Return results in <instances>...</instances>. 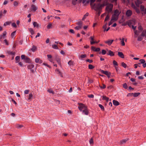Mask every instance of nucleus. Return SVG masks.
<instances>
[{
  "label": "nucleus",
  "instance_id": "33",
  "mask_svg": "<svg viewBox=\"0 0 146 146\" xmlns=\"http://www.w3.org/2000/svg\"><path fill=\"white\" fill-rule=\"evenodd\" d=\"M52 25L51 23H49L47 26V28L48 29L52 28Z\"/></svg>",
  "mask_w": 146,
  "mask_h": 146
},
{
  "label": "nucleus",
  "instance_id": "4",
  "mask_svg": "<svg viewBox=\"0 0 146 146\" xmlns=\"http://www.w3.org/2000/svg\"><path fill=\"white\" fill-rule=\"evenodd\" d=\"M78 108L80 111H82L87 108V106L82 103H78Z\"/></svg>",
  "mask_w": 146,
  "mask_h": 146
},
{
  "label": "nucleus",
  "instance_id": "54",
  "mask_svg": "<svg viewBox=\"0 0 146 146\" xmlns=\"http://www.w3.org/2000/svg\"><path fill=\"white\" fill-rule=\"evenodd\" d=\"M106 51L104 50H102V54L103 55H104L106 54Z\"/></svg>",
  "mask_w": 146,
  "mask_h": 146
},
{
  "label": "nucleus",
  "instance_id": "46",
  "mask_svg": "<svg viewBox=\"0 0 146 146\" xmlns=\"http://www.w3.org/2000/svg\"><path fill=\"white\" fill-rule=\"evenodd\" d=\"M109 18H110V16L108 15H107L106 16V17L105 19V21H104L105 22V21H106L108 20L109 19Z\"/></svg>",
  "mask_w": 146,
  "mask_h": 146
},
{
  "label": "nucleus",
  "instance_id": "41",
  "mask_svg": "<svg viewBox=\"0 0 146 146\" xmlns=\"http://www.w3.org/2000/svg\"><path fill=\"white\" fill-rule=\"evenodd\" d=\"M96 0H90V4L92 8H93V6L94 5H92V3L94 2Z\"/></svg>",
  "mask_w": 146,
  "mask_h": 146
},
{
  "label": "nucleus",
  "instance_id": "1",
  "mask_svg": "<svg viewBox=\"0 0 146 146\" xmlns=\"http://www.w3.org/2000/svg\"><path fill=\"white\" fill-rule=\"evenodd\" d=\"M135 3L136 6L134 3L132 2L131 3V7L135 9L137 13H140V11L139 8V5L142 3L141 1V0H136L135 1Z\"/></svg>",
  "mask_w": 146,
  "mask_h": 146
},
{
  "label": "nucleus",
  "instance_id": "22",
  "mask_svg": "<svg viewBox=\"0 0 146 146\" xmlns=\"http://www.w3.org/2000/svg\"><path fill=\"white\" fill-rule=\"evenodd\" d=\"M120 14V13L119 12V11L118 10L116 9L114 11V15H116L117 16H119Z\"/></svg>",
  "mask_w": 146,
  "mask_h": 146
},
{
  "label": "nucleus",
  "instance_id": "37",
  "mask_svg": "<svg viewBox=\"0 0 146 146\" xmlns=\"http://www.w3.org/2000/svg\"><path fill=\"white\" fill-rule=\"evenodd\" d=\"M124 38H123L121 41V43L122 46H124L125 45V43L124 42Z\"/></svg>",
  "mask_w": 146,
  "mask_h": 146
},
{
  "label": "nucleus",
  "instance_id": "23",
  "mask_svg": "<svg viewBox=\"0 0 146 146\" xmlns=\"http://www.w3.org/2000/svg\"><path fill=\"white\" fill-rule=\"evenodd\" d=\"M25 61L27 63H29L31 61V60L29 58L26 57L25 58Z\"/></svg>",
  "mask_w": 146,
  "mask_h": 146
},
{
  "label": "nucleus",
  "instance_id": "19",
  "mask_svg": "<svg viewBox=\"0 0 146 146\" xmlns=\"http://www.w3.org/2000/svg\"><path fill=\"white\" fill-rule=\"evenodd\" d=\"M113 104L115 106H117L119 104V102L115 100H113Z\"/></svg>",
  "mask_w": 146,
  "mask_h": 146
},
{
  "label": "nucleus",
  "instance_id": "44",
  "mask_svg": "<svg viewBox=\"0 0 146 146\" xmlns=\"http://www.w3.org/2000/svg\"><path fill=\"white\" fill-rule=\"evenodd\" d=\"M100 42V40L98 41H90V43L91 44H93L94 43H98Z\"/></svg>",
  "mask_w": 146,
  "mask_h": 146
},
{
  "label": "nucleus",
  "instance_id": "11",
  "mask_svg": "<svg viewBox=\"0 0 146 146\" xmlns=\"http://www.w3.org/2000/svg\"><path fill=\"white\" fill-rule=\"evenodd\" d=\"M82 111V113L85 115H88V114L89 112L87 108L85 110H83Z\"/></svg>",
  "mask_w": 146,
  "mask_h": 146
},
{
  "label": "nucleus",
  "instance_id": "16",
  "mask_svg": "<svg viewBox=\"0 0 146 146\" xmlns=\"http://www.w3.org/2000/svg\"><path fill=\"white\" fill-rule=\"evenodd\" d=\"M118 55L120 57L122 58H124V56L122 52H118Z\"/></svg>",
  "mask_w": 146,
  "mask_h": 146
},
{
  "label": "nucleus",
  "instance_id": "47",
  "mask_svg": "<svg viewBox=\"0 0 146 146\" xmlns=\"http://www.w3.org/2000/svg\"><path fill=\"white\" fill-rule=\"evenodd\" d=\"M121 65L124 68H125L127 67V65L123 62H122L121 63Z\"/></svg>",
  "mask_w": 146,
  "mask_h": 146
},
{
  "label": "nucleus",
  "instance_id": "51",
  "mask_svg": "<svg viewBox=\"0 0 146 146\" xmlns=\"http://www.w3.org/2000/svg\"><path fill=\"white\" fill-rule=\"evenodd\" d=\"M16 31H14V32H12L11 34V37L13 38V37L15 35V33H16Z\"/></svg>",
  "mask_w": 146,
  "mask_h": 146
},
{
  "label": "nucleus",
  "instance_id": "50",
  "mask_svg": "<svg viewBox=\"0 0 146 146\" xmlns=\"http://www.w3.org/2000/svg\"><path fill=\"white\" fill-rule=\"evenodd\" d=\"M123 87L125 89H127V86L126 83L124 84H123Z\"/></svg>",
  "mask_w": 146,
  "mask_h": 146
},
{
  "label": "nucleus",
  "instance_id": "59",
  "mask_svg": "<svg viewBox=\"0 0 146 146\" xmlns=\"http://www.w3.org/2000/svg\"><path fill=\"white\" fill-rule=\"evenodd\" d=\"M89 142L90 144H93V140L92 138H91L90 139L89 141Z\"/></svg>",
  "mask_w": 146,
  "mask_h": 146
},
{
  "label": "nucleus",
  "instance_id": "31",
  "mask_svg": "<svg viewBox=\"0 0 146 146\" xmlns=\"http://www.w3.org/2000/svg\"><path fill=\"white\" fill-rule=\"evenodd\" d=\"M68 64L70 66H73L74 65V62L71 60H70L68 62Z\"/></svg>",
  "mask_w": 146,
  "mask_h": 146
},
{
  "label": "nucleus",
  "instance_id": "57",
  "mask_svg": "<svg viewBox=\"0 0 146 146\" xmlns=\"http://www.w3.org/2000/svg\"><path fill=\"white\" fill-rule=\"evenodd\" d=\"M18 3L17 1H14V2L13 4L15 6H17L18 5Z\"/></svg>",
  "mask_w": 146,
  "mask_h": 146
},
{
  "label": "nucleus",
  "instance_id": "53",
  "mask_svg": "<svg viewBox=\"0 0 146 146\" xmlns=\"http://www.w3.org/2000/svg\"><path fill=\"white\" fill-rule=\"evenodd\" d=\"M139 94L140 93H135L134 94L133 96L135 97H136L138 96Z\"/></svg>",
  "mask_w": 146,
  "mask_h": 146
},
{
  "label": "nucleus",
  "instance_id": "25",
  "mask_svg": "<svg viewBox=\"0 0 146 146\" xmlns=\"http://www.w3.org/2000/svg\"><path fill=\"white\" fill-rule=\"evenodd\" d=\"M141 34L142 36H143V37H145L146 38V30H145L143 31Z\"/></svg>",
  "mask_w": 146,
  "mask_h": 146
},
{
  "label": "nucleus",
  "instance_id": "26",
  "mask_svg": "<svg viewBox=\"0 0 146 146\" xmlns=\"http://www.w3.org/2000/svg\"><path fill=\"white\" fill-rule=\"evenodd\" d=\"M20 59V56H16L15 58V59L16 60V63H17L19 62V60Z\"/></svg>",
  "mask_w": 146,
  "mask_h": 146
},
{
  "label": "nucleus",
  "instance_id": "32",
  "mask_svg": "<svg viewBox=\"0 0 146 146\" xmlns=\"http://www.w3.org/2000/svg\"><path fill=\"white\" fill-rule=\"evenodd\" d=\"M23 126L22 125L17 124L16 125V127L18 128H21Z\"/></svg>",
  "mask_w": 146,
  "mask_h": 146
},
{
  "label": "nucleus",
  "instance_id": "39",
  "mask_svg": "<svg viewBox=\"0 0 146 146\" xmlns=\"http://www.w3.org/2000/svg\"><path fill=\"white\" fill-rule=\"evenodd\" d=\"M86 56V55L85 54H82L80 56V57L82 59V58H85Z\"/></svg>",
  "mask_w": 146,
  "mask_h": 146
},
{
  "label": "nucleus",
  "instance_id": "40",
  "mask_svg": "<svg viewBox=\"0 0 146 146\" xmlns=\"http://www.w3.org/2000/svg\"><path fill=\"white\" fill-rule=\"evenodd\" d=\"M140 9L142 11H144L145 7L141 5L140 6Z\"/></svg>",
  "mask_w": 146,
  "mask_h": 146
},
{
  "label": "nucleus",
  "instance_id": "24",
  "mask_svg": "<svg viewBox=\"0 0 146 146\" xmlns=\"http://www.w3.org/2000/svg\"><path fill=\"white\" fill-rule=\"evenodd\" d=\"M139 61L140 62L138 63V64H143L145 62V60L143 59H141Z\"/></svg>",
  "mask_w": 146,
  "mask_h": 146
},
{
  "label": "nucleus",
  "instance_id": "14",
  "mask_svg": "<svg viewBox=\"0 0 146 146\" xmlns=\"http://www.w3.org/2000/svg\"><path fill=\"white\" fill-rule=\"evenodd\" d=\"M128 139H126L121 140L120 141V144L122 145L125 143L128 140Z\"/></svg>",
  "mask_w": 146,
  "mask_h": 146
},
{
  "label": "nucleus",
  "instance_id": "17",
  "mask_svg": "<svg viewBox=\"0 0 146 146\" xmlns=\"http://www.w3.org/2000/svg\"><path fill=\"white\" fill-rule=\"evenodd\" d=\"M82 23H83L81 21H80L76 23V24L78 26L82 28Z\"/></svg>",
  "mask_w": 146,
  "mask_h": 146
},
{
  "label": "nucleus",
  "instance_id": "8",
  "mask_svg": "<svg viewBox=\"0 0 146 146\" xmlns=\"http://www.w3.org/2000/svg\"><path fill=\"white\" fill-rule=\"evenodd\" d=\"M118 16L113 14L112 17L111 19L113 21H116L118 18Z\"/></svg>",
  "mask_w": 146,
  "mask_h": 146
},
{
  "label": "nucleus",
  "instance_id": "2",
  "mask_svg": "<svg viewBox=\"0 0 146 146\" xmlns=\"http://www.w3.org/2000/svg\"><path fill=\"white\" fill-rule=\"evenodd\" d=\"M104 4H101L100 3H95L93 6V9L98 12V14L100 15L101 13L100 11L102 9V7L104 6Z\"/></svg>",
  "mask_w": 146,
  "mask_h": 146
},
{
  "label": "nucleus",
  "instance_id": "62",
  "mask_svg": "<svg viewBox=\"0 0 146 146\" xmlns=\"http://www.w3.org/2000/svg\"><path fill=\"white\" fill-rule=\"evenodd\" d=\"M12 26L14 27H16L17 25L15 23H13L12 24Z\"/></svg>",
  "mask_w": 146,
  "mask_h": 146
},
{
  "label": "nucleus",
  "instance_id": "28",
  "mask_svg": "<svg viewBox=\"0 0 146 146\" xmlns=\"http://www.w3.org/2000/svg\"><path fill=\"white\" fill-rule=\"evenodd\" d=\"M29 31L31 33L32 35H33L34 34V31L32 28H30L29 29Z\"/></svg>",
  "mask_w": 146,
  "mask_h": 146
},
{
  "label": "nucleus",
  "instance_id": "3",
  "mask_svg": "<svg viewBox=\"0 0 146 146\" xmlns=\"http://www.w3.org/2000/svg\"><path fill=\"white\" fill-rule=\"evenodd\" d=\"M113 7V5L111 4H108L106 7V10L108 13L111 12L112 10Z\"/></svg>",
  "mask_w": 146,
  "mask_h": 146
},
{
  "label": "nucleus",
  "instance_id": "12",
  "mask_svg": "<svg viewBox=\"0 0 146 146\" xmlns=\"http://www.w3.org/2000/svg\"><path fill=\"white\" fill-rule=\"evenodd\" d=\"M35 61L36 63L39 64H41L42 62V60H40L39 58H35Z\"/></svg>",
  "mask_w": 146,
  "mask_h": 146
},
{
  "label": "nucleus",
  "instance_id": "63",
  "mask_svg": "<svg viewBox=\"0 0 146 146\" xmlns=\"http://www.w3.org/2000/svg\"><path fill=\"white\" fill-rule=\"evenodd\" d=\"M29 90H27L25 91L24 93L25 94H27L29 93Z\"/></svg>",
  "mask_w": 146,
  "mask_h": 146
},
{
  "label": "nucleus",
  "instance_id": "60",
  "mask_svg": "<svg viewBox=\"0 0 146 146\" xmlns=\"http://www.w3.org/2000/svg\"><path fill=\"white\" fill-rule=\"evenodd\" d=\"M88 97L89 98H93L94 97V96L93 94H90L88 95Z\"/></svg>",
  "mask_w": 146,
  "mask_h": 146
},
{
  "label": "nucleus",
  "instance_id": "21",
  "mask_svg": "<svg viewBox=\"0 0 146 146\" xmlns=\"http://www.w3.org/2000/svg\"><path fill=\"white\" fill-rule=\"evenodd\" d=\"M143 36H142V34L141 35H139L138 36L137 38V40L139 41H141L143 39Z\"/></svg>",
  "mask_w": 146,
  "mask_h": 146
},
{
  "label": "nucleus",
  "instance_id": "5",
  "mask_svg": "<svg viewBox=\"0 0 146 146\" xmlns=\"http://www.w3.org/2000/svg\"><path fill=\"white\" fill-rule=\"evenodd\" d=\"M135 23V21L133 20H129L127 22V25L130 27L134 25Z\"/></svg>",
  "mask_w": 146,
  "mask_h": 146
},
{
  "label": "nucleus",
  "instance_id": "27",
  "mask_svg": "<svg viewBox=\"0 0 146 146\" xmlns=\"http://www.w3.org/2000/svg\"><path fill=\"white\" fill-rule=\"evenodd\" d=\"M102 99L104 100H105L107 102H108L109 100V98L106 97V96H102Z\"/></svg>",
  "mask_w": 146,
  "mask_h": 146
},
{
  "label": "nucleus",
  "instance_id": "61",
  "mask_svg": "<svg viewBox=\"0 0 146 146\" xmlns=\"http://www.w3.org/2000/svg\"><path fill=\"white\" fill-rule=\"evenodd\" d=\"M107 28V26H106V25H104L103 26V28L104 29V31L105 32L106 31V28Z\"/></svg>",
  "mask_w": 146,
  "mask_h": 146
},
{
  "label": "nucleus",
  "instance_id": "48",
  "mask_svg": "<svg viewBox=\"0 0 146 146\" xmlns=\"http://www.w3.org/2000/svg\"><path fill=\"white\" fill-rule=\"evenodd\" d=\"M47 91L50 93H52L53 94L54 93V92L51 89H49Z\"/></svg>",
  "mask_w": 146,
  "mask_h": 146
},
{
  "label": "nucleus",
  "instance_id": "15",
  "mask_svg": "<svg viewBox=\"0 0 146 146\" xmlns=\"http://www.w3.org/2000/svg\"><path fill=\"white\" fill-rule=\"evenodd\" d=\"M101 72L104 74L105 75H106L107 76H109L110 74V73L108 72L107 71H104L103 70H102L101 71Z\"/></svg>",
  "mask_w": 146,
  "mask_h": 146
},
{
  "label": "nucleus",
  "instance_id": "10",
  "mask_svg": "<svg viewBox=\"0 0 146 146\" xmlns=\"http://www.w3.org/2000/svg\"><path fill=\"white\" fill-rule=\"evenodd\" d=\"M108 52L107 53V54L109 55H110L111 56H114V54L113 52L111 50H107Z\"/></svg>",
  "mask_w": 146,
  "mask_h": 146
},
{
  "label": "nucleus",
  "instance_id": "13",
  "mask_svg": "<svg viewBox=\"0 0 146 146\" xmlns=\"http://www.w3.org/2000/svg\"><path fill=\"white\" fill-rule=\"evenodd\" d=\"M6 32L5 31H4L3 33V35H1L0 36V40L5 38V36L6 35Z\"/></svg>",
  "mask_w": 146,
  "mask_h": 146
},
{
  "label": "nucleus",
  "instance_id": "42",
  "mask_svg": "<svg viewBox=\"0 0 146 146\" xmlns=\"http://www.w3.org/2000/svg\"><path fill=\"white\" fill-rule=\"evenodd\" d=\"M99 107L101 108V109L102 110H104V107L102 105L99 104Z\"/></svg>",
  "mask_w": 146,
  "mask_h": 146
},
{
  "label": "nucleus",
  "instance_id": "52",
  "mask_svg": "<svg viewBox=\"0 0 146 146\" xmlns=\"http://www.w3.org/2000/svg\"><path fill=\"white\" fill-rule=\"evenodd\" d=\"M113 65L115 66H117L118 65L117 63L115 60L113 61Z\"/></svg>",
  "mask_w": 146,
  "mask_h": 146
},
{
  "label": "nucleus",
  "instance_id": "58",
  "mask_svg": "<svg viewBox=\"0 0 146 146\" xmlns=\"http://www.w3.org/2000/svg\"><path fill=\"white\" fill-rule=\"evenodd\" d=\"M82 28L81 27H80L79 26H77L76 27H75V29H76V30H79V29H80L81 28Z\"/></svg>",
  "mask_w": 146,
  "mask_h": 146
},
{
  "label": "nucleus",
  "instance_id": "35",
  "mask_svg": "<svg viewBox=\"0 0 146 146\" xmlns=\"http://www.w3.org/2000/svg\"><path fill=\"white\" fill-rule=\"evenodd\" d=\"M89 13H87L84 16L82 19V20H84L86 17L88 16Z\"/></svg>",
  "mask_w": 146,
  "mask_h": 146
},
{
  "label": "nucleus",
  "instance_id": "29",
  "mask_svg": "<svg viewBox=\"0 0 146 146\" xmlns=\"http://www.w3.org/2000/svg\"><path fill=\"white\" fill-rule=\"evenodd\" d=\"M141 32V31H138L137 30H135L134 31V33L135 35H137V36H138Z\"/></svg>",
  "mask_w": 146,
  "mask_h": 146
},
{
  "label": "nucleus",
  "instance_id": "55",
  "mask_svg": "<svg viewBox=\"0 0 146 146\" xmlns=\"http://www.w3.org/2000/svg\"><path fill=\"white\" fill-rule=\"evenodd\" d=\"M76 0L75 1L74 0H72V3L73 5H75L76 4Z\"/></svg>",
  "mask_w": 146,
  "mask_h": 146
},
{
  "label": "nucleus",
  "instance_id": "49",
  "mask_svg": "<svg viewBox=\"0 0 146 146\" xmlns=\"http://www.w3.org/2000/svg\"><path fill=\"white\" fill-rule=\"evenodd\" d=\"M33 97V95L32 94H29V97L28 98L29 100H30L31 99L32 97Z\"/></svg>",
  "mask_w": 146,
  "mask_h": 146
},
{
  "label": "nucleus",
  "instance_id": "34",
  "mask_svg": "<svg viewBox=\"0 0 146 146\" xmlns=\"http://www.w3.org/2000/svg\"><path fill=\"white\" fill-rule=\"evenodd\" d=\"M52 47L54 49H58L57 46L56 44H52Z\"/></svg>",
  "mask_w": 146,
  "mask_h": 146
},
{
  "label": "nucleus",
  "instance_id": "30",
  "mask_svg": "<svg viewBox=\"0 0 146 146\" xmlns=\"http://www.w3.org/2000/svg\"><path fill=\"white\" fill-rule=\"evenodd\" d=\"M36 47L35 46L33 45V46L32 48H31V50L33 52H35L36 51Z\"/></svg>",
  "mask_w": 146,
  "mask_h": 146
},
{
  "label": "nucleus",
  "instance_id": "18",
  "mask_svg": "<svg viewBox=\"0 0 146 146\" xmlns=\"http://www.w3.org/2000/svg\"><path fill=\"white\" fill-rule=\"evenodd\" d=\"M7 52L8 54L11 55L12 56H14L15 54V52H13L9 50H7Z\"/></svg>",
  "mask_w": 146,
  "mask_h": 146
},
{
  "label": "nucleus",
  "instance_id": "64",
  "mask_svg": "<svg viewBox=\"0 0 146 146\" xmlns=\"http://www.w3.org/2000/svg\"><path fill=\"white\" fill-rule=\"evenodd\" d=\"M69 31L70 33H73V34L74 33V30L73 29H70L69 30Z\"/></svg>",
  "mask_w": 146,
  "mask_h": 146
},
{
  "label": "nucleus",
  "instance_id": "7",
  "mask_svg": "<svg viewBox=\"0 0 146 146\" xmlns=\"http://www.w3.org/2000/svg\"><path fill=\"white\" fill-rule=\"evenodd\" d=\"M132 13V12L131 10H128L127 11L126 13V15L128 17H129L131 15Z\"/></svg>",
  "mask_w": 146,
  "mask_h": 146
},
{
  "label": "nucleus",
  "instance_id": "56",
  "mask_svg": "<svg viewBox=\"0 0 146 146\" xmlns=\"http://www.w3.org/2000/svg\"><path fill=\"white\" fill-rule=\"evenodd\" d=\"M100 87L101 88L104 89L106 88V86L105 85L103 84L102 86H100Z\"/></svg>",
  "mask_w": 146,
  "mask_h": 146
},
{
  "label": "nucleus",
  "instance_id": "38",
  "mask_svg": "<svg viewBox=\"0 0 146 146\" xmlns=\"http://www.w3.org/2000/svg\"><path fill=\"white\" fill-rule=\"evenodd\" d=\"M33 25L34 26V27H38V25L37 23V22H34L33 23Z\"/></svg>",
  "mask_w": 146,
  "mask_h": 146
},
{
  "label": "nucleus",
  "instance_id": "45",
  "mask_svg": "<svg viewBox=\"0 0 146 146\" xmlns=\"http://www.w3.org/2000/svg\"><path fill=\"white\" fill-rule=\"evenodd\" d=\"M11 22H10L9 21L6 22L4 24V26H6L7 25H9L10 24Z\"/></svg>",
  "mask_w": 146,
  "mask_h": 146
},
{
  "label": "nucleus",
  "instance_id": "36",
  "mask_svg": "<svg viewBox=\"0 0 146 146\" xmlns=\"http://www.w3.org/2000/svg\"><path fill=\"white\" fill-rule=\"evenodd\" d=\"M88 68L90 69H92L94 68V66L92 64H89L88 65Z\"/></svg>",
  "mask_w": 146,
  "mask_h": 146
},
{
  "label": "nucleus",
  "instance_id": "9",
  "mask_svg": "<svg viewBox=\"0 0 146 146\" xmlns=\"http://www.w3.org/2000/svg\"><path fill=\"white\" fill-rule=\"evenodd\" d=\"M113 40H108L107 41H105V42L107 44L109 45H110L113 42Z\"/></svg>",
  "mask_w": 146,
  "mask_h": 146
},
{
  "label": "nucleus",
  "instance_id": "6",
  "mask_svg": "<svg viewBox=\"0 0 146 146\" xmlns=\"http://www.w3.org/2000/svg\"><path fill=\"white\" fill-rule=\"evenodd\" d=\"M34 66L33 64H31L27 66V68L28 69L31 70V71L32 72H34V70L32 69L34 67Z\"/></svg>",
  "mask_w": 146,
  "mask_h": 146
},
{
  "label": "nucleus",
  "instance_id": "20",
  "mask_svg": "<svg viewBox=\"0 0 146 146\" xmlns=\"http://www.w3.org/2000/svg\"><path fill=\"white\" fill-rule=\"evenodd\" d=\"M31 8L32 10L34 11H35L37 9L36 7L34 5H32Z\"/></svg>",
  "mask_w": 146,
  "mask_h": 146
},
{
  "label": "nucleus",
  "instance_id": "43",
  "mask_svg": "<svg viewBox=\"0 0 146 146\" xmlns=\"http://www.w3.org/2000/svg\"><path fill=\"white\" fill-rule=\"evenodd\" d=\"M138 29L139 31H140L141 32L143 30V29L141 26L139 25V26L138 27Z\"/></svg>",
  "mask_w": 146,
  "mask_h": 146
}]
</instances>
